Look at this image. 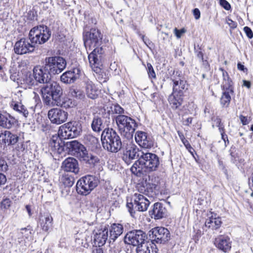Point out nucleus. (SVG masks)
I'll return each mask as SVG.
<instances>
[{
    "mask_svg": "<svg viewBox=\"0 0 253 253\" xmlns=\"http://www.w3.org/2000/svg\"><path fill=\"white\" fill-rule=\"evenodd\" d=\"M19 137L9 131L4 130L0 133V140L5 144L14 145L18 141Z\"/></svg>",
    "mask_w": 253,
    "mask_h": 253,
    "instance_id": "393cba45",
    "label": "nucleus"
},
{
    "mask_svg": "<svg viewBox=\"0 0 253 253\" xmlns=\"http://www.w3.org/2000/svg\"><path fill=\"white\" fill-rule=\"evenodd\" d=\"M167 210L163 204L161 203H155L152 210L149 211L152 217L155 219H159L163 218L166 214Z\"/></svg>",
    "mask_w": 253,
    "mask_h": 253,
    "instance_id": "b1692460",
    "label": "nucleus"
},
{
    "mask_svg": "<svg viewBox=\"0 0 253 253\" xmlns=\"http://www.w3.org/2000/svg\"><path fill=\"white\" fill-rule=\"evenodd\" d=\"M182 94L172 93L169 96V102L173 108L177 109L182 103Z\"/></svg>",
    "mask_w": 253,
    "mask_h": 253,
    "instance_id": "f704fd0d",
    "label": "nucleus"
},
{
    "mask_svg": "<svg viewBox=\"0 0 253 253\" xmlns=\"http://www.w3.org/2000/svg\"><path fill=\"white\" fill-rule=\"evenodd\" d=\"M45 65H38L33 69L34 77L37 82L40 84H47L50 80L51 75L45 70Z\"/></svg>",
    "mask_w": 253,
    "mask_h": 253,
    "instance_id": "a211bd4d",
    "label": "nucleus"
},
{
    "mask_svg": "<svg viewBox=\"0 0 253 253\" xmlns=\"http://www.w3.org/2000/svg\"><path fill=\"white\" fill-rule=\"evenodd\" d=\"M91 126L92 129L97 132H100L104 127L101 119L97 116L93 118Z\"/></svg>",
    "mask_w": 253,
    "mask_h": 253,
    "instance_id": "4c0bfd02",
    "label": "nucleus"
},
{
    "mask_svg": "<svg viewBox=\"0 0 253 253\" xmlns=\"http://www.w3.org/2000/svg\"><path fill=\"white\" fill-rule=\"evenodd\" d=\"M34 75L31 73H27L24 75L22 80L21 84L25 88H31L32 86L37 84Z\"/></svg>",
    "mask_w": 253,
    "mask_h": 253,
    "instance_id": "473e14b6",
    "label": "nucleus"
},
{
    "mask_svg": "<svg viewBox=\"0 0 253 253\" xmlns=\"http://www.w3.org/2000/svg\"><path fill=\"white\" fill-rule=\"evenodd\" d=\"M82 131V127L80 122L71 121L60 126L58 135L63 139L73 138L79 136Z\"/></svg>",
    "mask_w": 253,
    "mask_h": 253,
    "instance_id": "1a4fd4ad",
    "label": "nucleus"
},
{
    "mask_svg": "<svg viewBox=\"0 0 253 253\" xmlns=\"http://www.w3.org/2000/svg\"><path fill=\"white\" fill-rule=\"evenodd\" d=\"M160 165L159 157L155 154L144 151L140 159H138L131 168V172L138 176L156 171Z\"/></svg>",
    "mask_w": 253,
    "mask_h": 253,
    "instance_id": "f03ea898",
    "label": "nucleus"
},
{
    "mask_svg": "<svg viewBox=\"0 0 253 253\" xmlns=\"http://www.w3.org/2000/svg\"><path fill=\"white\" fill-rule=\"evenodd\" d=\"M116 122L121 135L128 139L132 138L137 127V124L135 120L127 116L121 115L116 117Z\"/></svg>",
    "mask_w": 253,
    "mask_h": 253,
    "instance_id": "423d86ee",
    "label": "nucleus"
},
{
    "mask_svg": "<svg viewBox=\"0 0 253 253\" xmlns=\"http://www.w3.org/2000/svg\"><path fill=\"white\" fill-rule=\"evenodd\" d=\"M149 237L152 242L164 244L170 239L169 231L164 227H157L149 231Z\"/></svg>",
    "mask_w": 253,
    "mask_h": 253,
    "instance_id": "ddd939ff",
    "label": "nucleus"
},
{
    "mask_svg": "<svg viewBox=\"0 0 253 253\" xmlns=\"http://www.w3.org/2000/svg\"><path fill=\"white\" fill-rule=\"evenodd\" d=\"M237 68L239 70L245 71V70H247V69L245 68L244 66L240 63H238L237 64Z\"/></svg>",
    "mask_w": 253,
    "mask_h": 253,
    "instance_id": "bf43d9fd",
    "label": "nucleus"
},
{
    "mask_svg": "<svg viewBox=\"0 0 253 253\" xmlns=\"http://www.w3.org/2000/svg\"><path fill=\"white\" fill-rule=\"evenodd\" d=\"M146 238L145 232L141 230L129 231L125 237V242L134 246H138L144 243Z\"/></svg>",
    "mask_w": 253,
    "mask_h": 253,
    "instance_id": "4468645a",
    "label": "nucleus"
},
{
    "mask_svg": "<svg viewBox=\"0 0 253 253\" xmlns=\"http://www.w3.org/2000/svg\"><path fill=\"white\" fill-rule=\"evenodd\" d=\"M33 93L35 94L34 99H35L36 102L40 101V97L38 94L33 92Z\"/></svg>",
    "mask_w": 253,
    "mask_h": 253,
    "instance_id": "338daca9",
    "label": "nucleus"
},
{
    "mask_svg": "<svg viewBox=\"0 0 253 253\" xmlns=\"http://www.w3.org/2000/svg\"><path fill=\"white\" fill-rule=\"evenodd\" d=\"M40 91L43 103L49 106H54L55 103L62 94L61 87L55 82H48L41 88Z\"/></svg>",
    "mask_w": 253,
    "mask_h": 253,
    "instance_id": "20e7f679",
    "label": "nucleus"
},
{
    "mask_svg": "<svg viewBox=\"0 0 253 253\" xmlns=\"http://www.w3.org/2000/svg\"><path fill=\"white\" fill-rule=\"evenodd\" d=\"M85 91L87 96L91 99H95L98 96V90L91 81L86 83Z\"/></svg>",
    "mask_w": 253,
    "mask_h": 253,
    "instance_id": "2f4dec72",
    "label": "nucleus"
},
{
    "mask_svg": "<svg viewBox=\"0 0 253 253\" xmlns=\"http://www.w3.org/2000/svg\"><path fill=\"white\" fill-rule=\"evenodd\" d=\"M101 140L103 148L108 152L117 153L122 148L121 138L112 128H105L102 132Z\"/></svg>",
    "mask_w": 253,
    "mask_h": 253,
    "instance_id": "7ed1b4c3",
    "label": "nucleus"
},
{
    "mask_svg": "<svg viewBox=\"0 0 253 253\" xmlns=\"http://www.w3.org/2000/svg\"><path fill=\"white\" fill-rule=\"evenodd\" d=\"M62 180L63 184L67 187H71L74 183V178L72 176L66 175L63 177Z\"/></svg>",
    "mask_w": 253,
    "mask_h": 253,
    "instance_id": "a19ab883",
    "label": "nucleus"
},
{
    "mask_svg": "<svg viewBox=\"0 0 253 253\" xmlns=\"http://www.w3.org/2000/svg\"><path fill=\"white\" fill-rule=\"evenodd\" d=\"M217 127H218V129H219V132H220L221 135L225 134V132H224V126H223V124H221V125L217 126Z\"/></svg>",
    "mask_w": 253,
    "mask_h": 253,
    "instance_id": "4d7b16f0",
    "label": "nucleus"
},
{
    "mask_svg": "<svg viewBox=\"0 0 253 253\" xmlns=\"http://www.w3.org/2000/svg\"><path fill=\"white\" fill-rule=\"evenodd\" d=\"M99 183L98 177L93 175H87L80 178L76 184L77 191L81 195L89 194Z\"/></svg>",
    "mask_w": 253,
    "mask_h": 253,
    "instance_id": "6e6552de",
    "label": "nucleus"
},
{
    "mask_svg": "<svg viewBox=\"0 0 253 253\" xmlns=\"http://www.w3.org/2000/svg\"><path fill=\"white\" fill-rule=\"evenodd\" d=\"M66 145L71 154L78 157L81 161L90 165H94L98 161L97 157L89 154L85 147L76 140L67 142Z\"/></svg>",
    "mask_w": 253,
    "mask_h": 253,
    "instance_id": "39448f33",
    "label": "nucleus"
},
{
    "mask_svg": "<svg viewBox=\"0 0 253 253\" xmlns=\"http://www.w3.org/2000/svg\"><path fill=\"white\" fill-rule=\"evenodd\" d=\"M192 118L191 117H189L186 119V120H185V121H184V124L185 125L188 126L192 123Z\"/></svg>",
    "mask_w": 253,
    "mask_h": 253,
    "instance_id": "052dcab7",
    "label": "nucleus"
},
{
    "mask_svg": "<svg viewBox=\"0 0 253 253\" xmlns=\"http://www.w3.org/2000/svg\"><path fill=\"white\" fill-rule=\"evenodd\" d=\"M113 112L116 114H119V115H121L124 113V110L119 105L117 104L114 105Z\"/></svg>",
    "mask_w": 253,
    "mask_h": 253,
    "instance_id": "c03bdc74",
    "label": "nucleus"
},
{
    "mask_svg": "<svg viewBox=\"0 0 253 253\" xmlns=\"http://www.w3.org/2000/svg\"><path fill=\"white\" fill-rule=\"evenodd\" d=\"M35 46L30 41L29 38H22L14 45V50L17 54H24L34 51Z\"/></svg>",
    "mask_w": 253,
    "mask_h": 253,
    "instance_id": "dca6fc26",
    "label": "nucleus"
},
{
    "mask_svg": "<svg viewBox=\"0 0 253 253\" xmlns=\"http://www.w3.org/2000/svg\"><path fill=\"white\" fill-rule=\"evenodd\" d=\"M136 142L142 148H150L153 146V141L145 132L137 131L135 134Z\"/></svg>",
    "mask_w": 253,
    "mask_h": 253,
    "instance_id": "aec40b11",
    "label": "nucleus"
},
{
    "mask_svg": "<svg viewBox=\"0 0 253 253\" xmlns=\"http://www.w3.org/2000/svg\"><path fill=\"white\" fill-rule=\"evenodd\" d=\"M244 31L246 33L247 36L249 39H252L253 37V33L251 29L249 27L246 26L244 28Z\"/></svg>",
    "mask_w": 253,
    "mask_h": 253,
    "instance_id": "49530a36",
    "label": "nucleus"
},
{
    "mask_svg": "<svg viewBox=\"0 0 253 253\" xmlns=\"http://www.w3.org/2000/svg\"><path fill=\"white\" fill-rule=\"evenodd\" d=\"M12 204V201L9 198H3L0 202V210L4 213H7L10 211Z\"/></svg>",
    "mask_w": 253,
    "mask_h": 253,
    "instance_id": "58836bf2",
    "label": "nucleus"
},
{
    "mask_svg": "<svg viewBox=\"0 0 253 253\" xmlns=\"http://www.w3.org/2000/svg\"><path fill=\"white\" fill-rule=\"evenodd\" d=\"M62 168L65 171L75 174H78L80 170L78 161L72 157L67 158L62 162Z\"/></svg>",
    "mask_w": 253,
    "mask_h": 253,
    "instance_id": "4be33fe9",
    "label": "nucleus"
},
{
    "mask_svg": "<svg viewBox=\"0 0 253 253\" xmlns=\"http://www.w3.org/2000/svg\"><path fill=\"white\" fill-rule=\"evenodd\" d=\"M25 238L23 237H21V236H18V238H17V242L19 244H22L23 245V244L25 245Z\"/></svg>",
    "mask_w": 253,
    "mask_h": 253,
    "instance_id": "5fc2aeb1",
    "label": "nucleus"
},
{
    "mask_svg": "<svg viewBox=\"0 0 253 253\" xmlns=\"http://www.w3.org/2000/svg\"><path fill=\"white\" fill-rule=\"evenodd\" d=\"M102 37L100 31L95 28H92L86 32L84 36V44L86 48L89 49L94 48L89 54L88 59L92 70L97 74L101 73L100 66H102L105 52L102 44Z\"/></svg>",
    "mask_w": 253,
    "mask_h": 253,
    "instance_id": "f257e3e1",
    "label": "nucleus"
},
{
    "mask_svg": "<svg viewBox=\"0 0 253 253\" xmlns=\"http://www.w3.org/2000/svg\"><path fill=\"white\" fill-rule=\"evenodd\" d=\"M147 69L149 77L151 78H156L155 72L154 70L153 66L150 63L147 64Z\"/></svg>",
    "mask_w": 253,
    "mask_h": 253,
    "instance_id": "37998d69",
    "label": "nucleus"
},
{
    "mask_svg": "<svg viewBox=\"0 0 253 253\" xmlns=\"http://www.w3.org/2000/svg\"><path fill=\"white\" fill-rule=\"evenodd\" d=\"M15 122L16 120L14 118L9 114L0 112V126L2 127L10 129L14 125Z\"/></svg>",
    "mask_w": 253,
    "mask_h": 253,
    "instance_id": "bb28decb",
    "label": "nucleus"
},
{
    "mask_svg": "<svg viewBox=\"0 0 253 253\" xmlns=\"http://www.w3.org/2000/svg\"><path fill=\"white\" fill-rule=\"evenodd\" d=\"M64 143L58 136H53L49 142L52 151L60 153L63 150Z\"/></svg>",
    "mask_w": 253,
    "mask_h": 253,
    "instance_id": "7c9ffc66",
    "label": "nucleus"
},
{
    "mask_svg": "<svg viewBox=\"0 0 253 253\" xmlns=\"http://www.w3.org/2000/svg\"><path fill=\"white\" fill-rule=\"evenodd\" d=\"M197 55L199 58L201 59L202 60H203V54L202 52V51H198L197 52Z\"/></svg>",
    "mask_w": 253,
    "mask_h": 253,
    "instance_id": "69168bd1",
    "label": "nucleus"
},
{
    "mask_svg": "<svg viewBox=\"0 0 253 253\" xmlns=\"http://www.w3.org/2000/svg\"><path fill=\"white\" fill-rule=\"evenodd\" d=\"M185 146V147L188 150V151H189V152L192 154V155H193V152L192 151V150L194 151V149H193V148L192 147V146H191V145L190 144L189 142H188V143H187L186 144V145H184Z\"/></svg>",
    "mask_w": 253,
    "mask_h": 253,
    "instance_id": "6e6d98bb",
    "label": "nucleus"
},
{
    "mask_svg": "<svg viewBox=\"0 0 253 253\" xmlns=\"http://www.w3.org/2000/svg\"><path fill=\"white\" fill-rule=\"evenodd\" d=\"M110 68L112 70H114V71L116 70L117 64H116L115 62H114L113 63H111L110 64Z\"/></svg>",
    "mask_w": 253,
    "mask_h": 253,
    "instance_id": "e2e57ef3",
    "label": "nucleus"
},
{
    "mask_svg": "<svg viewBox=\"0 0 253 253\" xmlns=\"http://www.w3.org/2000/svg\"><path fill=\"white\" fill-rule=\"evenodd\" d=\"M243 85L247 87L248 88H250L251 86V84L250 82L246 80L243 81Z\"/></svg>",
    "mask_w": 253,
    "mask_h": 253,
    "instance_id": "13d9d810",
    "label": "nucleus"
},
{
    "mask_svg": "<svg viewBox=\"0 0 253 253\" xmlns=\"http://www.w3.org/2000/svg\"><path fill=\"white\" fill-rule=\"evenodd\" d=\"M45 70L49 71L50 75L60 73L66 67L67 63L65 59L59 56L47 57L44 59Z\"/></svg>",
    "mask_w": 253,
    "mask_h": 253,
    "instance_id": "f8f14e48",
    "label": "nucleus"
},
{
    "mask_svg": "<svg viewBox=\"0 0 253 253\" xmlns=\"http://www.w3.org/2000/svg\"><path fill=\"white\" fill-rule=\"evenodd\" d=\"M26 209L29 215L30 216L32 215V212L30 206L29 205H26Z\"/></svg>",
    "mask_w": 253,
    "mask_h": 253,
    "instance_id": "0e129e2a",
    "label": "nucleus"
},
{
    "mask_svg": "<svg viewBox=\"0 0 253 253\" xmlns=\"http://www.w3.org/2000/svg\"><path fill=\"white\" fill-rule=\"evenodd\" d=\"M69 94L72 97L80 99H83L84 96L83 92L77 88H70Z\"/></svg>",
    "mask_w": 253,
    "mask_h": 253,
    "instance_id": "ea45409f",
    "label": "nucleus"
},
{
    "mask_svg": "<svg viewBox=\"0 0 253 253\" xmlns=\"http://www.w3.org/2000/svg\"><path fill=\"white\" fill-rule=\"evenodd\" d=\"M240 120L243 125H246L249 124V121L247 117L241 115L240 117Z\"/></svg>",
    "mask_w": 253,
    "mask_h": 253,
    "instance_id": "3c124183",
    "label": "nucleus"
},
{
    "mask_svg": "<svg viewBox=\"0 0 253 253\" xmlns=\"http://www.w3.org/2000/svg\"><path fill=\"white\" fill-rule=\"evenodd\" d=\"M221 223L220 217H213L212 216L206 220L205 224L209 228L217 229L219 228Z\"/></svg>",
    "mask_w": 253,
    "mask_h": 253,
    "instance_id": "e433bc0d",
    "label": "nucleus"
},
{
    "mask_svg": "<svg viewBox=\"0 0 253 253\" xmlns=\"http://www.w3.org/2000/svg\"><path fill=\"white\" fill-rule=\"evenodd\" d=\"M6 181L5 176L0 173V185L4 184Z\"/></svg>",
    "mask_w": 253,
    "mask_h": 253,
    "instance_id": "864d4df0",
    "label": "nucleus"
},
{
    "mask_svg": "<svg viewBox=\"0 0 253 253\" xmlns=\"http://www.w3.org/2000/svg\"><path fill=\"white\" fill-rule=\"evenodd\" d=\"M11 107L15 111L22 114L25 117H27L29 112L26 107L21 102L12 100L10 103Z\"/></svg>",
    "mask_w": 253,
    "mask_h": 253,
    "instance_id": "c9c22d12",
    "label": "nucleus"
},
{
    "mask_svg": "<svg viewBox=\"0 0 253 253\" xmlns=\"http://www.w3.org/2000/svg\"><path fill=\"white\" fill-rule=\"evenodd\" d=\"M53 218L49 213H41L39 216L38 224L45 232H48L49 230L53 227Z\"/></svg>",
    "mask_w": 253,
    "mask_h": 253,
    "instance_id": "412c9836",
    "label": "nucleus"
},
{
    "mask_svg": "<svg viewBox=\"0 0 253 253\" xmlns=\"http://www.w3.org/2000/svg\"><path fill=\"white\" fill-rule=\"evenodd\" d=\"M68 113L59 108H53L48 111V117L50 122L54 124L60 125L65 122L68 118Z\"/></svg>",
    "mask_w": 253,
    "mask_h": 253,
    "instance_id": "f3484780",
    "label": "nucleus"
},
{
    "mask_svg": "<svg viewBox=\"0 0 253 253\" xmlns=\"http://www.w3.org/2000/svg\"><path fill=\"white\" fill-rule=\"evenodd\" d=\"M150 204L149 200L143 195L135 193L130 202L127 201L126 207L132 216H134L135 211H144L147 210Z\"/></svg>",
    "mask_w": 253,
    "mask_h": 253,
    "instance_id": "9b49d317",
    "label": "nucleus"
},
{
    "mask_svg": "<svg viewBox=\"0 0 253 253\" xmlns=\"http://www.w3.org/2000/svg\"><path fill=\"white\" fill-rule=\"evenodd\" d=\"M174 32L177 38L179 39L181 37L182 34L185 32V30L184 29L178 30L175 28L174 30Z\"/></svg>",
    "mask_w": 253,
    "mask_h": 253,
    "instance_id": "09e8293b",
    "label": "nucleus"
},
{
    "mask_svg": "<svg viewBox=\"0 0 253 253\" xmlns=\"http://www.w3.org/2000/svg\"><path fill=\"white\" fill-rule=\"evenodd\" d=\"M214 122L215 123L217 126L222 124L221 123V119L219 118H215L214 120Z\"/></svg>",
    "mask_w": 253,
    "mask_h": 253,
    "instance_id": "680f3d73",
    "label": "nucleus"
},
{
    "mask_svg": "<svg viewBox=\"0 0 253 253\" xmlns=\"http://www.w3.org/2000/svg\"><path fill=\"white\" fill-rule=\"evenodd\" d=\"M215 247L224 253H228L231 248L232 241L228 236L219 235L214 240Z\"/></svg>",
    "mask_w": 253,
    "mask_h": 253,
    "instance_id": "6ab92c4d",
    "label": "nucleus"
},
{
    "mask_svg": "<svg viewBox=\"0 0 253 253\" xmlns=\"http://www.w3.org/2000/svg\"><path fill=\"white\" fill-rule=\"evenodd\" d=\"M226 23L229 25L231 29H235L237 26V23L229 18H227L226 19Z\"/></svg>",
    "mask_w": 253,
    "mask_h": 253,
    "instance_id": "de8ad7c7",
    "label": "nucleus"
},
{
    "mask_svg": "<svg viewBox=\"0 0 253 253\" xmlns=\"http://www.w3.org/2000/svg\"><path fill=\"white\" fill-rule=\"evenodd\" d=\"M48 28L43 25H40L32 28L29 34L30 41L35 46L36 44H42L47 42L50 37Z\"/></svg>",
    "mask_w": 253,
    "mask_h": 253,
    "instance_id": "9d476101",
    "label": "nucleus"
},
{
    "mask_svg": "<svg viewBox=\"0 0 253 253\" xmlns=\"http://www.w3.org/2000/svg\"><path fill=\"white\" fill-rule=\"evenodd\" d=\"M193 12V15L195 17V18L196 20H198L200 18L201 13L198 8H196L194 9Z\"/></svg>",
    "mask_w": 253,
    "mask_h": 253,
    "instance_id": "8fccbe9b",
    "label": "nucleus"
},
{
    "mask_svg": "<svg viewBox=\"0 0 253 253\" xmlns=\"http://www.w3.org/2000/svg\"><path fill=\"white\" fill-rule=\"evenodd\" d=\"M143 152L144 151L139 149L135 144H130L126 147L124 152L123 159L127 165H129L132 160L140 159Z\"/></svg>",
    "mask_w": 253,
    "mask_h": 253,
    "instance_id": "2eb2a0df",
    "label": "nucleus"
},
{
    "mask_svg": "<svg viewBox=\"0 0 253 253\" xmlns=\"http://www.w3.org/2000/svg\"><path fill=\"white\" fill-rule=\"evenodd\" d=\"M109 239L114 242L124 232L123 226L119 223H113L110 229Z\"/></svg>",
    "mask_w": 253,
    "mask_h": 253,
    "instance_id": "c85d7f7f",
    "label": "nucleus"
},
{
    "mask_svg": "<svg viewBox=\"0 0 253 253\" xmlns=\"http://www.w3.org/2000/svg\"><path fill=\"white\" fill-rule=\"evenodd\" d=\"M80 73L79 68H74L63 73L61 76V81L66 84L73 83L79 78Z\"/></svg>",
    "mask_w": 253,
    "mask_h": 253,
    "instance_id": "5701e85b",
    "label": "nucleus"
},
{
    "mask_svg": "<svg viewBox=\"0 0 253 253\" xmlns=\"http://www.w3.org/2000/svg\"><path fill=\"white\" fill-rule=\"evenodd\" d=\"M136 253H157V248L153 242H145L137 247Z\"/></svg>",
    "mask_w": 253,
    "mask_h": 253,
    "instance_id": "cd10ccee",
    "label": "nucleus"
},
{
    "mask_svg": "<svg viewBox=\"0 0 253 253\" xmlns=\"http://www.w3.org/2000/svg\"><path fill=\"white\" fill-rule=\"evenodd\" d=\"M219 3L222 7L227 10L231 8L230 3L226 0H220Z\"/></svg>",
    "mask_w": 253,
    "mask_h": 253,
    "instance_id": "a18cd8bd",
    "label": "nucleus"
},
{
    "mask_svg": "<svg viewBox=\"0 0 253 253\" xmlns=\"http://www.w3.org/2000/svg\"><path fill=\"white\" fill-rule=\"evenodd\" d=\"M108 230L107 229H101L94 235V243L96 246L101 247L106 243L108 237Z\"/></svg>",
    "mask_w": 253,
    "mask_h": 253,
    "instance_id": "a878e982",
    "label": "nucleus"
},
{
    "mask_svg": "<svg viewBox=\"0 0 253 253\" xmlns=\"http://www.w3.org/2000/svg\"><path fill=\"white\" fill-rule=\"evenodd\" d=\"M31 234V231L27 228H21L18 233V236H21L24 237L25 239H28Z\"/></svg>",
    "mask_w": 253,
    "mask_h": 253,
    "instance_id": "79ce46f5",
    "label": "nucleus"
},
{
    "mask_svg": "<svg viewBox=\"0 0 253 253\" xmlns=\"http://www.w3.org/2000/svg\"><path fill=\"white\" fill-rule=\"evenodd\" d=\"M219 70L222 72L223 82L221 84L222 93L220 98V102L223 108H227L230 103L231 97L233 94L234 90L233 83L229 77L228 73L222 68H220Z\"/></svg>",
    "mask_w": 253,
    "mask_h": 253,
    "instance_id": "0eeeda50",
    "label": "nucleus"
},
{
    "mask_svg": "<svg viewBox=\"0 0 253 253\" xmlns=\"http://www.w3.org/2000/svg\"><path fill=\"white\" fill-rule=\"evenodd\" d=\"M55 106L65 108H73L76 106V102L68 97H61V96L58 100L55 103Z\"/></svg>",
    "mask_w": 253,
    "mask_h": 253,
    "instance_id": "72a5a7b5",
    "label": "nucleus"
},
{
    "mask_svg": "<svg viewBox=\"0 0 253 253\" xmlns=\"http://www.w3.org/2000/svg\"><path fill=\"white\" fill-rule=\"evenodd\" d=\"M221 135L222 139L224 141L225 146L226 147L229 144V141L228 139L227 135L226 134H223Z\"/></svg>",
    "mask_w": 253,
    "mask_h": 253,
    "instance_id": "603ef678",
    "label": "nucleus"
},
{
    "mask_svg": "<svg viewBox=\"0 0 253 253\" xmlns=\"http://www.w3.org/2000/svg\"><path fill=\"white\" fill-rule=\"evenodd\" d=\"M173 82V92L174 93L183 94L182 90L187 89L186 81L182 80L180 77L176 79H171Z\"/></svg>",
    "mask_w": 253,
    "mask_h": 253,
    "instance_id": "c756f323",
    "label": "nucleus"
},
{
    "mask_svg": "<svg viewBox=\"0 0 253 253\" xmlns=\"http://www.w3.org/2000/svg\"><path fill=\"white\" fill-rule=\"evenodd\" d=\"M0 167L1 169V170H2V171H5L7 170V166L6 164L5 165H3V164L0 165Z\"/></svg>",
    "mask_w": 253,
    "mask_h": 253,
    "instance_id": "774afa93",
    "label": "nucleus"
}]
</instances>
